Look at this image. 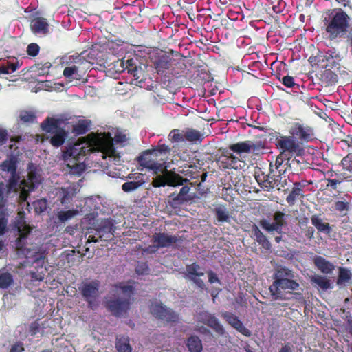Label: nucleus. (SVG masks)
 <instances>
[{
  "label": "nucleus",
  "instance_id": "obj_35",
  "mask_svg": "<svg viewBox=\"0 0 352 352\" xmlns=\"http://www.w3.org/2000/svg\"><path fill=\"white\" fill-rule=\"evenodd\" d=\"M75 195V190L73 187L69 186L60 189V202L62 205L67 204Z\"/></svg>",
  "mask_w": 352,
  "mask_h": 352
},
{
  "label": "nucleus",
  "instance_id": "obj_46",
  "mask_svg": "<svg viewBox=\"0 0 352 352\" xmlns=\"http://www.w3.org/2000/svg\"><path fill=\"white\" fill-rule=\"evenodd\" d=\"M128 73L131 74L134 77L133 80L135 81L134 83L135 85H138L139 83L142 82L143 73L141 68H138V67H132V69H130V72Z\"/></svg>",
  "mask_w": 352,
  "mask_h": 352
},
{
  "label": "nucleus",
  "instance_id": "obj_27",
  "mask_svg": "<svg viewBox=\"0 0 352 352\" xmlns=\"http://www.w3.org/2000/svg\"><path fill=\"white\" fill-rule=\"evenodd\" d=\"M189 191L190 188L188 186H183L179 193L173 198L171 204L177 206L190 201L191 198L188 195Z\"/></svg>",
  "mask_w": 352,
  "mask_h": 352
},
{
  "label": "nucleus",
  "instance_id": "obj_18",
  "mask_svg": "<svg viewBox=\"0 0 352 352\" xmlns=\"http://www.w3.org/2000/svg\"><path fill=\"white\" fill-rule=\"evenodd\" d=\"M229 148L232 152L241 156L243 153H255L259 146L251 141L240 142L230 145Z\"/></svg>",
  "mask_w": 352,
  "mask_h": 352
},
{
  "label": "nucleus",
  "instance_id": "obj_48",
  "mask_svg": "<svg viewBox=\"0 0 352 352\" xmlns=\"http://www.w3.org/2000/svg\"><path fill=\"white\" fill-rule=\"evenodd\" d=\"M78 67L75 65L67 67L63 71V75L66 78H76L75 75L77 74Z\"/></svg>",
  "mask_w": 352,
  "mask_h": 352
},
{
  "label": "nucleus",
  "instance_id": "obj_31",
  "mask_svg": "<svg viewBox=\"0 0 352 352\" xmlns=\"http://www.w3.org/2000/svg\"><path fill=\"white\" fill-rule=\"evenodd\" d=\"M272 172L273 170L271 169L270 173L267 175L266 179L263 180V186H262V188L265 190L269 191L270 189L278 186L280 175L278 176H275L274 175H272Z\"/></svg>",
  "mask_w": 352,
  "mask_h": 352
},
{
  "label": "nucleus",
  "instance_id": "obj_10",
  "mask_svg": "<svg viewBox=\"0 0 352 352\" xmlns=\"http://www.w3.org/2000/svg\"><path fill=\"white\" fill-rule=\"evenodd\" d=\"M177 238L166 233H155L153 235V245L144 248L142 251L144 254H153L157 251L160 248H166L176 243Z\"/></svg>",
  "mask_w": 352,
  "mask_h": 352
},
{
  "label": "nucleus",
  "instance_id": "obj_43",
  "mask_svg": "<svg viewBox=\"0 0 352 352\" xmlns=\"http://www.w3.org/2000/svg\"><path fill=\"white\" fill-rule=\"evenodd\" d=\"M89 125L87 121L81 120L73 126L72 132L76 135H82L87 133Z\"/></svg>",
  "mask_w": 352,
  "mask_h": 352
},
{
  "label": "nucleus",
  "instance_id": "obj_42",
  "mask_svg": "<svg viewBox=\"0 0 352 352\" xmlns=\"http://www.w3.org/2000/svg\"><path fill=\"white\" fill-rule=\"evenodd\" d=\"M79 213L78 210H69L67 211H60L58 212L57 217L62 223L65 222Z\"/></svg>",
  "mask_w": 352,
  "mask_h": 352
},
{
  "label": "nucleus",
  "instance_id": "obj_5",
  "mask_svg": "<svg viewBox=\"0 0 352 352\" xmlns=\"http://www.w3.org/2000/svg\"><path fill=\"white\" fill-rule=\"evenodd\" d=\"M10 228L12 231L18 236L15 240V246L19 252L23 254L25 257H31L34 254L37 253L36 251L31 253L29 250H26L25 248L27 239L32 230V227L27 223L25 214L23 211H19L17 213L16 216L10 223Z\"/></svg>",
  "mask_w": 352,
  "mask_h": 352
},
{
  "label": "nucleus",
  "instance_id": "obj_57",
  "mask_svg": "<svg viewBox=\"0 0 352 352\" xmlns=\"http://www.w3.org/2000/svg\"><path fill=\"white\" fill-rule=\"evenodd\" d=\"M284 217H285V214L283 212H276L274 214V220L276 223H278L281 224V227H283L285 223Z\"/></svg>",
  "mask_w": 352,
  "mask_h": 352
},
{
  "label": "nucleus",
  "instance_id": "obj_58",
  "mask_svg": "<svg viewBox=\"0 0 352 352\" xmlns=\"http://www.w3.org/2000/svg\"><path fill=\"white\" fill-rule=\"evenodd\" d=\"M31 280L32 281H42L44 279L45 274L42 272H30Z\"/></svg>",
  "mask_w": 352,
  "mask_h": 352
},
{
  "label": "nucleus",
  "instance_id": "obj_24",
  "mask_svg": "<svg viewBox=\"0 0 352 352\" xmlns=\"http://www.w3.org/2000/svg\"><path fill=\"white\" fill-rule=\"evenodd\" d=\"M314 263L317 269L324 274H332L336 269V265L333 263L320 256L314 258Z\"/></svg>",
  "mask_w": 352,
  "mask_h": 352
},
{
  "label": "nucleus",
  "instance_id": "obj_47",
  "mask_svg": "<svg viewBox=\"0 0 352 352\" xmlns=\"http://www.w3.org/2000/svg\"><path fill=\"white\" fill-rule=\"evenodd\" d=\"M120 65L122 68V70H119V72H124L125 70H127V72H129L130 69H132V67H137L135 65V62L133 58L127 59L126 60H120Z\"/></svg>",
  "mask_w": 352,
  "mask_h": 352
},
{
  "label": "nucleus",
  "instance_id": "obj_15",
  "mask_svg": "<svg viewBox=\"0 0 352 352\" xmlns=\"http://www.w3.org/2000/svg\"><path fill=\"white\" fill-rule=\"evenodd\" d=\"M186 277L192 280L198 287L204 289L205 284L199 277L204 275L201 267L196 264L192 263L186 266Z\"/></svg>",
  "mask_w": 352,
  "mask_h": 352
},
{
  "label": "nucleus",
  "instance_id": "obj_40",
  "mask_svg": "<svg viewBox=\"0 0 352 352\" xmlns=\"http://www.w3.org/2000/svg\"><path fill=\"white\" fill-rule=\"evenodd\" d=\"M19 67L18 61L6 62L0 67V73L9 74L14 72Z\"/></svg>",
  "mask_w": 352,
  "mask_h": 352
},
{
  "label": "nucleus",
  "instance_id": "obj_64",
  "mask_svg": "<svg viewBox=\"0 0 352 352\" xmlns=\"http://www.w3.org/2000/svg\"><path fill=\"white\" fill-rule=\"evenodd\" d=\"M208 280L210 283H220L217 275L212 271L208 272Z\"/></svg>",
  "mask_w": 352,
  "mask_h": 352
},
{
  "label": "nucleus",
  "instance_id": "obj_55",
  "mask_svg": "<svg viewBox=\"0 0 352 352\" xmlns=\"http://www.w3.org/2000/svg\"><path fill=\"white\" fill-rule=\"evenodd\" d=\"M51 65L50 63H46L43 65L41 67H37L38 68V75L39 76H44L45 74H47L49 72V69Z\"/></svg>",
  "mask_w": 352,
  "mask_h": 352
},
{
  "label": "nucleus",
  "instance_id": "obj_36",
  "mask_svg": "<svg viewBox=\"0 0 352 352\" xmlns=\"http://www.w3.org/2000/svg\"><path fill=\"white\" fill-rule=\"evenodd\" d=\"M259 224L263 229L269 232L276 231L278 233H281L282 232L283 227H281V224L276 223L275 221L270 223L266 219H263L260 221Z\"/></svg>",
  "mask_w": 352,
  "mask_h": 352
},
{
  "label": "nucleus",
  "instance_id": "obj_37",
  "mask_svg": "<svg viewBox=\"0 0 352 352\" xmlns=\"http://www.w3.org/2000/svg\"><path fill=\"white\" fill-rule=\"evenodd\" d=\"M294 185L295 186L293 188L292 190L286 198L287 202L290 206H293L298 198L303 196L302 194V190L299 187L300 184L295 183Z\"/></svg>",
  "mask_w": 352,
  "mask_h": 352
},
{
  "label": "nucleus",
  "instance_id": "obj_38",
  "mask_svg": "<svg viewBox=\"0 0 352 352\" xmlns=\"http://www.w3.org/2000/svg\"><path fill=\"white\" fill-rule=\"evenodd\" d=\"M185 141L197 142H201L203 139V134L199 131L192 129H188L185 130Z\"/></svg>",
  "mask_w": 352,
  "mask_h": 352
},
{
  "label": "nucleus",
  "instance_id": "obj_8",
  "mask_svg": "<svg viewBox=\"0 0 352 352\" xmlns=\"http://www.w3.org/2000/svg\"><path fill=\"white\" fill-rule=\"evenodd\" d=\"M349 22V16L342 10H339L332 14L327 31L331 36L336 37L346 31Z\"/></svg>",
  "mask_w": 352,
  "mask_h": 352
},
{
  "label": "nucleus",
  "instance_id": "obj_39",
  "mask_svg": "<svg viewBox=\"0 0 352 352\" xmlns=\"http://www.w3.org/2000/svg\"><path fill=\"white\" fill-rule=\"evenodd\" d=\"M187 346L190 352H201L202 350L201 342L197 336H191L189 338Z\"/></svg>",
  "mask_w": 352,
  "mask_h": 352
},
{
  "label": "nucleus",
  "instance_id": "obj_53",
  "mask_svg": "<svg viewBox=\"0 0 352 352\" xmlns=\"http://www.w3.org/2000/svg\"><path fill=\"white\" fill-rule=\"evenodd\" d=\"M39 49V46L36 43H31L27 47V52L28 55L35 56L38 54Z\"/></svg>",
  "mask_w": 352,
  "mask_h": 352
},
{
  "label": "nucleus",
  "instance_id": "obj_12",
  "mask_svg": "<svg viewBox=\"0 0 352 352\" xmlns=\"http://www.w3.org/2000/svg\"><path fill=\"white\" fill-rule=\"evenodd\" d=\"M278 146L292 155L301 156L304 153V148L292 136H282L278 140Z\"/></svg>",
  "mask_w": 352,
  "mask_h": 352
},
{
  "label": "nucleus",
  "instance_id": "obj_6",
  "mask_svg": "<svg viewBox=\"0 0 352 352\" xmlns=\"http://www.w3.org/2000/svg\"><path fill=\"white\" fill-rule=\"evenodd\" d=\"M293 277L292 271L287 268H280L275 273V280L270 287V291L273 299H282L281 290L296 289L299 284L292 280Z\"/></svg>",
  "mask_w": 352,
  "mask_h": 352
},
{
  "label": "nucleus",
  "instance_id": "obj_62",
  "mask_svg": "<svg viewBox=\"0 0 352 352\" xmlns=\"http://www.w3.org/2000/svg\"><path fill=\"white\" fill-rule=\"evenodd\" d=\"M38 89H45V90H47V91H52V90H54L55 89L50 84V82L49 81H44V82H41L39 85H38Z\"/></svg>",
  "mask_w": 352,
  "mask_h": 352
},
{
  "label": "nucleus",
  "instance_id": "obj_14",
  "mask_svg": "<svg viewBox=\"0 0 352 352\" xmlns=\"http://www.w3.org/2000/svg\"><path fill=\"white\" fill-rule=\"evenodd\" d=\"M116 227L111 219H104L100 221L96 228V234L104 241L110 240L114 235Z\"/></svg>",
  "mask_w": 352,
  "mask_h": 352
},
{
  "label": "nucleus",
  "instance_id": "obj_22",
  "mask_svg": "<svg viewBox=\"0 0 352 352\" xmlns=\"http://www.w3.org/2000/svg\"><path fill=\"white\" fill-rule=\"evenodd\" d=\"M171 60L172 58L164 52L157 53V58L153 62L157 72L163 74L168 69L171 65Z\"/></svg>",
  "mask_w": 352,
  "mask_h": 352
},
{
  "label": "nucleus",
  "instance_id": "obj_44",
  "mask_svg": "<svg viewBox=\"0 0 352 352\" xmlns=\"http://www.w3.org/2000/svg\"><path fill=\"white\" fill-rule=\"evenodd\" d=\"M8 224V214L2 208H0V236L3 235Z\"/></svg>",
  "mask_w": 352,
  "mask_h": 352
},
{
  "label": "nucleus",
  "instance_id": "obj_29",
  "mask_svg": "<svg viewBox=\"0 0 352 352\" xmlns=\"http://www.w3.org/2000/svg\"><path fill=\"white\" fill-rule=\"evenodd\" d=\"M254 235L256 241L265 250H268L271 248V244L267 237L263 234L257 226L254 225L252 227Z\"/></svg>",
  "mask_w": 352,
  "mask_h": 352
},
{
  "label": "nucleus",
  "instance_id": "obj_32",
  "mask_svg": "<svg viewBox=\"0 0 352 352\" xmlns=\"http://www.w3.org/2000/svg\"><path fill=\"white\" fill-rule=\"evenodd\" d=\"M116 346L118 352H131L132 348L129 344V338L127 336L118 337Z\"/></svg>",
  "mask_w": 352,
  "mask_h": 352
},
{
  "label": "nucleus",
  "instance_id": "obj_4",
  "mask_svg": "<svg viewBox=\"0 0 352 352\" xmlns=\"http://www.w3.org/2000/svg\"><path fill=\"white\" fill-rule=\"evenodd\" d=\"M170 152V148L166 144H159L152 150L144 151L138 160L140 165L152 170L154 174H158L166 164L167 155Z\"/></svg>",
  "mask_w": 352,
  "mask_h": 352
},
{
  "label": "nucleus",
  "instance_id": "obj_25",
  "mask_svg": "<svg viewBox=\"0 0 352 352\" xmlns=\"http://www.w3.org/2000/svg\"><path fill=\"white\" fill-rule=\"evenodd\" d=\"M316 58L318 65L325 69L332 67L336 62L334 56L330 52H320Z\"/></svg>",
  "mask_w": 352,
  "mask_h": 352
},
{
  "label": "nucleus",
  "instance_id": "obj_3",
  "mask_svg": "<svg viewBox=\"0 0 352 352\" xmlns=\"http://www.w3.org/2000/svg\"><path fill=\"white\" fill-rule=\"evenodd\" d=\"M134 290L135 287L129 283H120L115 285L111 292L117 298L107 301L109 310L116 316L126 313L133 300Z\"/></svg>",
  "mask_w": 352,
  "mask_h": 352
},
{
  "label": "nucleus",
  "instance_id": "obj_17",
  "mask_svg": "<svg viewBox=\"0 0 352 352\" xmlns=\"http://www.w3.org/2000/svg\"><path fill=\"white\" fill-rule=\"evenodd\" d=\"M290 134L295 138L309 142L314 139V133L311 128L299 124H296L289 130Z\"/></svg>",
  "mask_w": 352,
  "mask_h": 352
},
{
  "label": "nucleus",
  "instance_id": "obj_1",
  "mask_svg": "<svg viewBox=\"0 0 352 352\" xmlns=\"http://www.w3.org/2000/svg\"><path fill=\"white\" fill-rule=\"evenodd\" d=\"M127 140L126 135L116 131L114 138L109 133H91L81 141L68 145L62 153V160L67 166L66 170L71 175H80L86 168L82 160L90 153L92 159L104 168L120 164V153L116 150L113 142L124 144Z\"/></svg>",
  "mask_w": 352,
  "mask_h": 352
},
{
  "label": "nucleus",
  "instance_id": "obj_30",
  "mask_svg": "<svg viewBox=\"0 0 352 352\" xmlns=\"http://www.w3.org/2000/svg\"><path fill=\"white\" fill-rule=\"evenodd\" d=\"M14 277L12 274L3 270H0V289H7L14 284Z\"/></svg>",
  "mask_w": 352,
  "mask_h": 352
},
{
  "label": "nucleus",
  "instance_id": "obj_2",
  "mask_svg": "<svg viewBox=\"0 0 352 352\" xmlns=\"http://www.w3.org/2000/svg\"><path fill=\"white\" fill-rule=\"evenodd\" d=\"M17 160L10 157L2 162L1 170L10 174L8 182L11 188H21V201H25L30 192L34 190L41 183L42 176L40 170L32 163L29 164L27 179L21 178L16 173Z\"/></svg>",
  "mask_w": 352,
  "mask_h": 352
},
{
  "label": "nucleus",
  "instance_id": "obj_7",
  "mask_svg": "<svg viewBox=\"0 0 352 352\" xmlns=\"http://www.w3.org/2000/svg\"><path fill=\"white\" fill-rule=\"evenodd\" d=\"M65 122L63 119L47 118L41 124L42 129L53 134L50 143L56 147L63 145L68 135L67 132L61 128Z\"/></svg>",
  "mask_w": 352,
  "mask_h": 352
},
{
  "label": "nucleus",
  "instance_id": "obj_33",
  "mask_svg": "<svg viewBox=\"0 0 352 352\" xmlns=\"http://www.w3.org/2000/svg\"><path fill=\"white\" fill-rule=\"evenodd\" d=\"M239 160L232 154L229 155H224L220 159L224 168H236V164Z\"/></svg>",
  "mask_w": 352,
  "mask_h": 352
},
{
  "label": "nucleus",
  "instance_id": "obj_60",
  "mask_svg": "<svg viewBox=\"0 0 352 352\" xmlns=\"http://www.w3.org/2000/svg\"><path fill=\"white\" fill-rule=\"evenodd\" d=\"M24 351L23 344L21 342H16L12 345L10 352H23Z\"/></svg>",
  "mask_w": 352,
  "mask_h": 352
},
{
  "label": "nucleus",
  "instance_id": "obj_23",
  "mask_svg": "<svg viewBox=\"0 0 352 352\" xmlns=\"http://www.w3.org/2000/svg\"><path fill=\"white\" fill-rule=\"evenodd\" d=\"M311 284L319 290L327 291L333 288V284L330 279L326 276L314 274L311 277Z\"/></svg>",
  "mask_w": 352,
  "mask_h": 352
},
{
  "label": "nucleus",
  "instance_id": "obj_11",
  "mask_svg": "<svg viewBox=\"0 0 352 352\" xmlns=\"http://www.w3.org/2000/svg\"><path fill=\"white\" fill-rule=\"evenodd\" d=\"M100 282L93 280L83 283L79 287L82 296L87 301L89 307L94 309L97 305V299L99 297Z\"/></svg>",
  "mask_w": 352,
  "mask_h": 352
},
{
  "label": "nucleus",
  "instance_id": "obj_26",
  "mask_svg": "<svg viewBox=\"0 0 352 352\" xmlns=\"http://www.w3.org/2000/svg\"><path fill=\"white\" fill-rule=\"evenodd\" d=\"M12 191L17 193L21 199V188H11L10 182L6 184L0 179V204H4L7 201L8 195Z\"/></svg>",
  "mask_w": 352,
  "mask_h": 352
},
{
  "label": "nucleus",
  "instance_id": "obj_51",
  "mask_svg": "<svg viewBox=\"0 0 352 352\" xmlns=\"http://www.w3.org/2000/svg\"><path fill=\"white\" fill-rule=\"evenodd\" d=\"M138 187H140V184H137L135 182L131 181L125 182L122 186V189L126 192H129L136 190Z\"/></svg>",
  "mask_w": 352,
  "mask_h": 352
},
{
  "label": "nucleus",
  "instance_id": "obj_34",
  "mask_svg": "<svg viewBox=\"0 0 352 352\" xmlns=\"http://www.w3.org/2000/svg\"><path fill=\"white\" fill-rule=\"evenodd\" d=\"M214 211L218 221L221 223L230 221L231 216L225 206H218L214 208Z\"/></svg>",
  "mask_w": 352,
  "mask_h": 352
},
{
  "label": "nucleus",
  "instance_id": "obj_41",
  "mask_svg": "<svg viewBox=\"0 0 352 352\" xmlns=\"http://www.w3.org/2000/svg\"><path fill=\"white\" fill-rule=\"evenodd\" d=\"M185 130L180 131L179 129L172 130L169 135L168 139L172 142H180L185 141Z\"/></svg>",
  "mask_w": 352,
  "mask_h": 352
},
{
  "label": "nucleus",
  "instance_id": "obj_63",
  "mask_svg": "<svg viewBox=\"0 0 352 352\" xmlns=\"http://www.w3.org/2000/svg\"><path fill=\"white\" fill-rule=\"evenodd\" d=\"M285 154L284 153H282L279 155L277 156L276 160L275 161V168L276 169L278 170L280 166L283 164V161L285 160Z\"/></svg>",
  "mask_w": 352,
  "mask_h": 352
},
{
  "label": "nucleus",
  "instance_id": "obj_50",
  "mask_svg": "<svg viewBox=\"0 0 352 352\" xmlns=\"http://www.w3.org/2000/svg\"><path fill=\"white\" fill-rule=\"evenodd\" d=\"M341 164L344 170L352 172V154L344 157L341 162Z\"/></svg>",
  "mask_w": 352,
  "mask_h": 352
},
{
  "label": "nucleus",
  "instance_id": "obj_52",
  "mask_svg": "<svg viewBox=\"0 0 352 352\" xmlns=\"http://www.w3.org/2000/svg\"><path fill=\"white\" fill-rule=\"evenodd\" d=\"M21 120L24 122L32 123L36 120V116L30 112H23L21 113Z\"/></svg>",
  "mask_w": 352,
  "mask_h": 352
},
{
  "label": "nucleus",
  "instance_id": "obj_21",
  "mask_svg": "<svg viewBox=\"0 0 352 352\" xmlns=\"http://www.w3.org/2000/svg\"><path fill=\"white\" fill-rule=\"evenodd\" d=\"M352 284V272L351 270L344 267H338V274L336 280V285L339 289H342Z\"/></svg>",
  "mask_w": 352,
  "mask_h": 352
},
{
  "label": "nucleus",
  "instance_id": "obj_56",
  "mask_svg": "<svg viewBox=\"0 0 352 352\" xmlns=\"http://www.w3.org/2000/svg\"><path fill=\"white\" fill-rule=\"evenodd\" d=\"M283 84L289 88L293 87L295 85L294 79L290 76H286L283 78Z\"/></svg>",
  "mask_w": 352,
  "mask_h": 352
},
{
  "label": "nucleus",
  "instance_id": "obj_9",
  "mask_svg": "<svg viewBox=\"0 0 352 352\" xmlns=\"http://www.w3.org/2000/svg\"><path fill=\"white\" fill-rule=\"evenodd\" d=\"M168 166H165L160 173L162 175H158L153 181V186L154 187L165 186L166 185L170 186H177L183 185L184 183L188 181V179H184L179 174L168 172L167 170Z\"/></svg>",
  "mask_w": 352,
  "mask_h": 352
},
{
  "label": "nucleus",
  "instance_id": "obj_28",
  "mask_svg": "<svg viewBox=\"0 0 352 352\" xmlns=\"http://www.w3.org/2000/svg\"><path fill=\"white\" fill-rule=\"evenodd\" d=\"M311 223L316 229L322 233L329 234L331 228L329 223L323 222L322 219L318 215H313L311 218Z\"/></svg>",
  "mask_w": 352,
  "mask_h": 352
},
{
  "label": "nucleus",
  "instance_id": "obj_54",
  "mask_svg": "<svg viewBox=\"0 0 352 352\" xmlns=\"http://www.w3.org/2000/svg\"><path fill=\"white\" fill-rule=\"evenodd\" d=\"M40 330V324L38 321H34L32 322L28 327L29 333L31 336H34Z\"/></svg>",
  "mask_w": 352,
  "mask_h": 352
},
{
  "label": "nucleus",
  "instance_id": "obj_16",
  "mask_svg": "<svg viewBox=\"0 0 352 352\" xmlns=\"http://www.w3.org/2000/svg\"><path fill=\"white\" fill-rule=\"evenodd\" d=\"M197 320L212 328L220 335L224 333V329L216 317L208 311H201L197 315Z\"/></svg>",
  "mask_w": 352,
  "mask_h": 352
},
{
  "label": "nucleus",
  "instance_id": "obj_20",
  "mask_svg": "<svg viewBox=\"0 0 352 352\" xmlns=\"http://www.w3.org/2000/svg\"><path fill=\"white\" fill-rule=\"evenodd\" d=\"M32 32L36 35L45 36L49 33V23L43 17L34 18L30 23Z\"/></svg>",
  "mask_w": 352,
  "mask_h": 352
},
{
  "label": "nucleus",
  "instance_id": "obj_19",
  "mask_svg": "<svg viewBox=\"0 0 352 352\" xmlns=\"http://www.w3.org/2000/svg\"><path fill=\"white\" fill-rule=\"evenodd\" d=\"M222 316L239 332L247 337H250L251 336V331L243 325V322L237 316L229 312L223 313Z\"/></svg>",
  "mask_w": 352,
  "mask_h": 352
},
{
  "label": "nucleus",
  "instance_id": "obj_59",
  "mask_svg": "<svg viewBox=\"0 0 352 352\" xmlns=\"http://www.w3.org/2000/svg\"><path fill=\"white\" fill-rule=\"evenodd\" d=\"M336 209L340 212L347 210L349 208V204L347 202L339 201L335 204Z\"/></svg>",
  "mask_w": 352,
  "mask_h": 352
},
{
  "label": "nucleus",
  "instance_id": "obj_45",
  "mask_svg": "<svg viewBox=\"0 0 352 352\" xmlns=\"http://www.w3.org/2000/svg\"><path fill=\"white\" fill-rule=\"evenodd\" d=\"M33 206L34 208V210L36 213L40 214L44 212L47 208V203L45 199H38L34 201L33 203Z\"/></svg>",
  "mask_w": 352,
  "mask_h": 352
},
{
  "label": "nucleus",
  "instance_id": "obj_13",
  "mask_svg": "<svg viewBox=\"0 0 352 352\" xmlns=\"http://www.w3.org/2000/svg\"><path fill=\"white\" fill-rule=\"evenodd\" d=\"M150 310L154 316L167 322H175L179 318L174 311L157 301L151 303Z\"/></svg>",
  "mask_w": 352,
  "mask_h": 352
},
{
  "label": "nucleus",
  "instance_id": "obj_49",
  "mask_svg": "<svg viewBox=\"0 0 352 352\" xmlns=\"http://www.w3.org/2000/svg\"><path fill=\"white\" fill-rule=\"evenodd\" d=\"M145 176L142 173H131L128 175V178L135 182L137 184H140L141 186L145 183Z\"/></svg>",
  "mask_w": 352,
  "mask_h": 352
},
{
  "label": "nucleus",
  "instance_id": "obj_61",
  "mask_svg": "<svg viewBox=\"0 0 352 352\" xmlns=\"http://www.w3.org/2000/svg\"><path fill=\"white\" fill-rule=\"evenodd\" d=\"M326 180L327 182V186L331 187L334 190L336 189L337 184H339L342 182V180L337 179H329H329H327Z\"/></svg>",
  "mask_w": 352,
  "mask_h": 352
}]
</instances>
